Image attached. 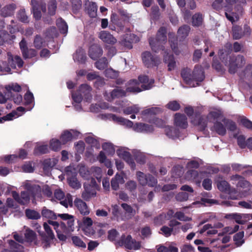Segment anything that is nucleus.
<instances>
[{
	"label": "nucleus",
	"mask_w": 252,
	"mask_h": 252,
	"mask_svg": "<svg viewBox=\"0 0 252 252\" xmlns=\"http://www.w3.org/2000/svg\"><path fill=\"white\" fill-rule=\"evenodd\" d=\"M169 41L170 43L171 48L174 53L176 55H179L180 51L178 50L177 42V39L173 33H170L169 34Z\"/></svg>",
	"instance_id": "f704fd0d"
},
{
	"label": "nucleus",
	"mask_w": 252,
	"mask_h": 252,
	"mask_svg": "<svg viewBox=\"0 0 252 252\" xmlns=\"http://www.w3.org/2000/svg\"><path fill=\"white\" fill-rule=\"evenodd\" d=\"M109 118L114 122L124 126L126 127H132L133 129L137 132L149 133L154 130V128L152 126L141 123H137L133 125V123L131 121L121 117L117 116L114 114L109 115Z\"/></svg>",
	"instance_id": "0eeeda50"
},
{
	"label": "nucleus",
	"mask_w": 252,
	"mask_h": 252,
	"mask_svg": "<svg viewBox=\"0 0 252 252\" xmlns=\"http://www.w3.org/2000/svg\"><path fill=\"white\" fill-rule=\"evenodd\" d=\"M74 205L80 213L83 215H87L90 211L86 203L80 198H76L74 200Z\"/></svg>",
	"instance_id": "5701e85b"
},
{
	"label": "nucleus",
	"mask_w": 252,
	"mask_h": 252,
	"mask_svg": "<svg viewBox=\"0 0 252 252\" xmlns=\"http://www.w3.org/2000/svg\"><path fill=\"white\" fill-rule=\"evenodd\" d=\"M165 131L166 135L170 138L175 139L182 138L179 129L177 128L168 126L165 127Z\"/></svg>",
	"instance_id": "7c9ffc66"
},
{
	"label": "nucleus",
	"mask_w": 252,
	"mask_h": 252,
	"mask_svg": "<svg viewBox=\"0 0 252 252\" xmlns=\"http://www.w3.org/2000/svg\"><path fill=\"white\" fill-rule=\"evenodd\" d=\"M192 23L193 26H199L201 25L203 21V17L202 14L200 13L195 14L192 16Z\"/></svg>",
	"instance_id": "864d4df0"
},
{
	"label": "nucleus",
	"mask_w": 252,
	"mask_h": 252,
	"mask_svg": "<svg viewBox=\"0 0 252 252\" xmlns=\"http://www.w3.org/2000/svg\"><path fill=\"white\" fill-rule=\"evenodd\" d=\"M73 58L75 62L84 63L87 58L85 51L82 48L78 49L73 54Z\"/></svg>",
	"instance_id": "bb28decb"
},
{
	"label": "nucleus",
	"mask_w": 252,
	"mask_h": 252,
	"mask_svg": "<svg viewBox=\"0 0 252 252\" xmlns=\"http://www.w3.org/2000/svg\"><path fill=\"white\" fill-rule=\"evenodd\" d=\"M245 63L243 56L238 55L236 57H232L230 59L229 63V71L231 73H234L238 67H242Z\"/></svg>",
	"instance_id": "2eb2a0df"
},
{
	"label": "nucleus",
	"mask_w": 252,
	"mask_h": 252,
	"mask_svg": "<svg viewBox=\"0 0 252 252\" xmlns=\"http://www.w3.org/2000/svg\"><path fill=\"white\" fill-rule=\"evenodd\" d=\"M102 148L108 155L113 156L115 152L114 146L110 142L103 143L102 145Z\"/></svg>",
	"instance_id": "58836bf2"
},
{
	"label": "nucleus",
	"mask_w": 252,
	"mask_h": 252,
	"mask_svg": "<svg viewBox=\"0 0 252 252\" xmlns=\"http://www.w3.org/2000/svg\"><path fill=\"white\" fill-rule=\"evenodd\" d=\"M48 152V148L47 145H37L34 150V153L35 155L43 154Z\"/></svg>",
	"instance_id": "3c124183"
},
{
	"label": "nucleus",
	"mask_w": 252,
	"mask_h": 252,
	"mask_svg": "<svg viewBox=\"0 0 252 252\" xmlns=\"http://www.w3.org/2000/svg\"><path fill=\"white\" fill-rule=\"evenodd\" d=\"M218 189L222 192H225L229 194V197L232 199H238L239 195L235 189H231L227 182L224 180L219 181L217 183Z\"/></svg>",
	"instance_id": "9d476101"
},
{
	"label": "nucleus",
	"mask_w": 252,
	"mask_h": 252,
	"mask_svg": "<svg viewBox=\"0 0 252 252\" xmlns=\"http://www.w3.org/2000/svg\"><path fill=\"white\" fill-rule=\"evenodd\" d=\"M142 60L145 65L148 67L157 66L160 63L159 58L152 56L151 53L148 51L143 53Z\"/></svg>",
	"instance_id": "f8f14e48"
},
{
	"label": "nucleus",
	"mask_w": 252,
	"mask_h": 252,
	"mask_svg": "<svg viewBox=\"0 0 252 252\" xmlns=\"http://www.w3.org/2000/svg\"><path fill=\"white\" fill-rule=\"evenodd\" d=\"M185 112L189 117H191V122L194 125L198 126L200 130L205 129L207 126L208 122H211L213 120L217 119L221 115L219 110L211 111L207 116H200L199 114L197 113L193 114V110L191 107H186Z\"/></svg>",
	"instance_id": "7ed1b4c3"
},
{
	"label": "nucleus",
	"mask_w": 252,
	"mask_h": 252,
	"mask_svg": "<svg viewBox=\"0 0 252 252\" xmlns=\"http://www.w3.org/2000/svg\"><path fill=\"white\" fill-rule=\"evenodd\" d=\"M232 184H235L238 188H241L246 190H250L252 185L249 182L246 180L242 176L236 174L231 177Z\"/></svg>",
	"instance_id": "dca6fc26"
},
{
	"label": "nucleus",
	"mask_w": 252,
	"mask_h": 252,
	"mask_svg": "<svg viewBox=\"0 0 252 252\" xmlns=\"http://www.w3.org/2000/svg\"><path fill=\"white\" fill-rule=\"evenodd\" d=\"M103 53L102 48L97 45H93L91 46L89 55L91 58L95 60L100 57Z\"/></svg>",
	"instance_id": "a878e982"
},
{
	"label": "nucleus",
	"mask_w": 252,
	"mask_h": 252,
	"mask_svg": "<svg viewBox=\"0 0 252 252\" xmlns=\"http://www.w3.org/2000/svg\"><path fill=\"white\" fill-rule=\"evenodd\" d=\"M221 114L222 112L220 111ZM222 114L218 119L213 120L211 122H213L214 121H216L213 126L211 128V130L212 131L216 132L217 134L223 136L226 133V126L223 122H222Z\"/></svg>",
	"instance_id": "4468645a"
},
{
	"label": "nucleus",
	"mask_w": 252,
	"mask_h": 252,
	"mask_svg": "<svg viewBox=\"0 0 252 252\" xmlns=\"http://www.w3.org/2000/svg\"><path fill=\"white\" fill-rule=\"evenodd\" d=\"M21 170L24 172L32 173L34 171V166L32 162H26L21 166Z\"/></svg>",
	"instance_id": "13d9d810"
},
{
	"label": "nucleus",
	"mask_w": 252,
	"mask_h": 252,
	"mask_svg": "<svg viewBox=\"0 0 252 252\" xmlns=\"http://www.w3.org/2000/svg\"><path fill=\"white\" fill-rule=\"evenodd\" d=\"M228 216L234 219L236 222L239 224L245 223L247 220L249 219V215L248 214H232L227 215L226 217L228 218Z\"/></svg>",
	"instance_id": "2f4dec72"
},
{
	"label": "nucleus",
	"mask_w": 252,
	"mask_h": 252,
	"mask_svg": "<svg viewBox=\"0 0 252 252\" xmlns=\"http://www.w3.org/2000/svg\"><path fill=\"white\" fill-rule=\"evenodd\" d=\"M154 83L153 79L149 80L146 75L139 76L138 80L133 79L128 82L126 91L120 88H117L110 93L105 92L104 93V97L106 100L111 101L115 98L126 96V92L137 93L143 90L150 89Z\"/></svg>",
	"instance_id": "f257e3e1"
},
{
	"label": "nucleus",
	"mask_w": 252,
	"mask_h": 252,
	"mask_svg": "<svg viewBox=\"0 0 252 252\" xmlns=\"http://www.w3.org/2000/svg\"><path fill=\"white\" fill-rule=\"evenodd\" d=\"M55 197L60 200V203L65 207L72 205V198L70 194H67L65 196L64 193L61 189H57L54 192Z\"/></svg>",
	"instance_id": "9b49d317"
},
{
	"label": "nucleus",
	"mask_w": 252,
	"mask_h": 252,
	"mask_svg": "<svg viewBox=\"0 0 252 252\" xmlns=\"http://www.w3.org/2000/svg\"><path fill=\"white\" fill-rule=\"evenodd\" d=\"M159 111L160 110L158 108H151L143 111L142 113V114L143 115L144 117L146 115L151 116L152 115H155L158 113Z\"/></svg>",
	"instance_id": "338daca9"
},
{
	"label": "nucleus",
	"mask_w": 252,
	"mask_h": 252,
	"mask_svg": "<svg viewBox=\"0 0 252 252\" xmlns=\"http://www.w3.org/2000/svg\"><path fill=\"white\" fill-rule=\"evenodd\" d=\"M57 26L60 32L63 34H66L68 31V26L66 22L62 18L57 20Z\"/></svg>",
	"instance_id": "4c0bfd02"
},
{
	"label": "nucleus",
	"mask_w": 252,
	"mask_h": 252,
	"mask_svg": "<svg viewBox=\"0 0 252 252\" xmlns=\"http://www.w3.org/2000/svg\"><path fill=\"white\" fill-rule=\"evenodd\" d=\"M49 224H50L48 222V223L44 222L43 224V227L46 233L47 239L48 240H53L55 236Z\"/></svg>",
	"instance_id": "4d7b16f0"
},
{
	"label": "nucleus",
	"mask_w": 252,
	"mask_h": 252,
	"mask_svg": "<svg viewBox=\"0 0 252 252\" xmlns=\"http://www.w3.org/2000/svg\"><path fill=\"white\" fill-rule=\"evenodd\" d=\"M26 229L25 232V240L29 243H33L34 244H36V235L35 233L28 228L26 226H24Z\"/></svg>",
	"instance_id": "473e14b6"
},
{
	"label": "nucleus",
	"mask_w": 252,
	"mask_h": 252,
	"mask_svg": "<svg viewBox=\"0 0 252 252\" xmlns=\"http://www.w3.org/2000/svg\"><path fill=\"white\" fill-rule=\"evenodd\" d=\"M198 176L199 173L195 170H190L186 173V178L189 180H195L196 182L200 183V180Z\"/></svg>",
	"instance_id": "ea45409f"
},
{
	"label": "nucleus",
	"mask_w": 252,
	"mask_h": 252,
	"mask_svg": "<svg viewBox=\"0 0 252 252\" xmlns=\"http://www.w3.org/2000/svg\"><path fill=\"white\" fill-rule=\"evenodd\" d=\"M117 154L120 158L124 159L130 165L133 169L135 167V163L132 161L131 158V154L127 151V149L125 147H121L117 150Z\"/></svg>",
	"instance_id": "aec40b11"
},
{
	"label": "nucleus",
	"mask_w": 252,
	"mask_h": 252,
	"mask_svg": "<svg viewBox=\"0 0 252 252\" xmlns=\"http://www.w3.org/2000/svg\"><path fill=\"white\" fill-rule=\"evenodd\" d=\"M222 122L225 125L226 128L230 131H234L237 129L235 123L230 120L223 118L222 119Z\"/></svg>",
	"instance_id": "a18cd8bd"
},
{
	"label": "nucleus",
	"mask_w": 252,
	"mask_h": 252,
	"mask_svg": "<svg viewBox=\"0 0 252 252\" xmlns=\"http://www.w3.org/2000/svg\"><path fill=\"white\" fill-rule=\"evenodd\" d=\"M24 112L25 108L20 106L17 108L16 111H13L9 113L5 116L2 117V119L4 121H10L21 116Z\"/></svg>",
	"instance_id": "c85d7f7f"
},
{
	"label": "nucleus",
	"mask_w": 252,
	"mask_h": 252,
	"mask_svg": "<svg viewBox=\"0 0 252 252\" xmlns=\"http://www.w3.org/2000/svg\"><path fill=\"white\" fill-rule=\"evenodd\" d=\"M181 76L186 84L190 87L198 86L199 82L202 81L205 77L202 68L199 65H196L191 73L189 68L183 69L181 71Z\"/></svg>",
	"instance_id": "423d86ee"
},
{
	"label": "nucleus",
	"mask_w": 252,
	"mask_h": 252,
	"mask_svg": "<svg viewBox=\"0 0 252 252\" xmlns=\"http://www.w3.org/2000/svg\"><path fill=\"white\" fill-rule=\"evenodd\" d=\"M45 40L39 35H36L33 40V46L37 49H40L45 45Z\"/></svg>",
	"instance_id": "c03bdc74"
},
{
	"label": "nucleus",
	"mask_w": 252,
	"mask_h": 252,
	"mask_svg": "<svg viewBox=\"0 0 252 252\" xmlns=\"http://www.w3.org/2000/svg\"><path fill=\"white\" fill-rule=\"evenodd\" d=\"M48 222L50 225H51L54 227V229L56 230L57 233L58 238L60 240L65 241L66 239V237L65 235L61 233L60 230L59 229V228L60 227L59 223L57 221L50 220H48Z\"/></svg>",
	"instance_id": "c9c22d12"
},
{
	"label": "nucleus",
	"mask_w": 252,
	"mask_h": 252,
	"mask_svg": "<svg viewBox=\"0 0 252 252\" xmlns=\"http://www.w3.org/2000/svg\"><path fill=\"white\" fill-rule=\"evenodd\" d=\"M24 189L27 191H22L20 195L16 191L11 192L14 199L19 203L24 205L29 202L30 196L34 198L40 196L41 189L39 186L30 181H26L23 183Z\"/></svg>",
	"instance_id": "20e7f679"
},
{
	"label": "nucleus",
	"mask_w": 252,
	"mask_h": 252,
	"mask_svg": "<svg viewBox=\"0 0 252 252\" xmlns=\"http://www.w3.org/2000/svg\"><path fill=\"white\" fill-rule=\"evenodd\" d=\"M92 87L87 84H81L76 92H71L73 105L76 110L80 111L82 110V106L80 103L83 100L84 102L90 103L92 98Z\"/></svg>",
	"instance_id": "39448f33"
},
{
	"label": "nucleus",
	"mask_w": 252,
	"mask_h": 252,
	"mask_svg": "<svg viewBox=\"0 0 252 252\" xmlns=\"http://www.w3.org/2000/svg\"><path fill=\"white\" fill-rule=\"evenodd\" d=\"M80 134L79 132L73 129L65 131L61 135V142L62 144H65L72 139L78 138Z\"/></svg>",
	"instance_id": "f3484780"
},
{
	"label": "nucleus",
	"mask_w": 252,
	"mask_h": 252,
	"mask_svg": "<svg viewBox=\"0 0 252 252\" xmlns=\"http://www.w3.org/2000/svg\"><path fill=\"white\" fill-rule=\"evenodd\" d=\"M64 172V175L66 176L69 186L73 189H79L81 187V184L76 177L77 175L76 169L71 166H69L65 168Z\"/></svg>",
	"instance_id": "6e6552de"
},
{
	"label": "nucleus",
	"mask_w": 252,
	"mask_h": 252,
	"mask_svg": "<svg viewBox=\"0 0 252 252\" xmlns=\"http://www.w3.org/2000/svg\"><path fill=\"white\" fill-rule=\"evenodd\" d=\"M8 61L9 65L13 68L17 66L21 68L23 66L24 62L21 58L18 56H13L10 53H7Z\"/></svg>",
	"instance_id": "412c9836"
},
{
	"label": "nucleus",
	"mask_w": 252,
	"mask_h": 252,
	"mask_svg": "<svg viewBox=\"0 0 252 252\" xmlns=\"http://www.w3.org/2000/svg\"><path fill=\"white\" fill-rule=\"evenodd\" d=\"M59 217L64 220H66V224L65 223H62L60 225V228H62L63 232L66 231H73V226L74 225V219L71 215L68 214H59Z\"/></svg>",
	"instance_id": "ddd939ff"
},
{
	"label": "nucleus",
	"mask_w": 252,
	"mask_h": 252,
	"mask_svg": "<svg viewBox=\"0 0 252 252\" xmlns=\"http://www.w3.org/2000/svg\"><path fill=\"white\" fill-rule=\"evenodd\" d=\"M104 74L108 78H115L118 76V72L112 68H108L105 70Z\"/></svg>",
	"instance_id": "774afa93"
},
{
	"label": "nucleus",
	"mask_w": 252,
	"mask_h": 252,
	"mask_svg": "<svg viewBox=\"0 0 252 252\" xmlns=\"http://www.w3.org/2000/svg\"><path fill=\"white\" fill-rule=\"evenodd\" d=\"M190 30V27L189 26L184 25L179 29L178 35L181 38H185L189 35Z\"/></svg>",
	"instance_id": "37998d69"
},
{
	"label": "nucleus",
	"mask_w": 252,
	"mask_h": 252,
	"mask_svg": "<svg viewBox=\"0 0 252 252\" xmlns=\"http://www.w3.org/2000/svg\"><path fill=\"white\" fill-rule=\"evenodd\" d=\"M25 213L26 216L29 219L37 220L40 218V214L34 210L27 209Z\"/></svg>",
	"instance_id": "49530a36"
},
{
	"label": "nucleus",
	"mask_w": 252,
	"mask_h": 252,
	"mask_svg": "<svg viewBox=\"0 0 252 252\" xmlns=\"http://www.w3.org/2000/svg\"><path fill=\"white\" fill-rule=\"evenodd\" d=\"M16 8V5L14 3L7 4L1 9L0 15L3 17L11 16L13 15Z\"/></svg>",
	"instance_id": "cd10ccee"
},
{
	"label": "nucleus",
	"mask_w": 252,
	"mask_h": 252,
	"mask_svg": "<svg viewBox=\"0 0 252 252\" xmlns=\"http://www.w3.org/2000/svg\"><path fill=\"white\" fill-rule=\"evenodd\" d=\"M136 176L140 184L142 186H145L147 184L148 174H145L141 171H138L136 173Z\"/></svg>",
	"instance_id": "a19ab883"
},
{
	"label": "nucleus",
	"mask_w": 252,
	"mask_h": 252,
	"mask_svg": "<svg viewBox=\"0 0 252 252\" xmlns=\"http://www.w3.org/2000/svg\"><path fill=\"white\" fill-rule=\"evenodd\" d=\"M108 64V61L106 58H103L95 63L96 67L99 69H103Z\"/></svg>",
	"instance_id": "052dcab7"
},
{
	"label": "nucleus",
	"mask_w": 252,
	"mask_h": 252,
	"mask_svg": "<svg viewBox=\"0 0 252 252\" xmlns=\"http://www.w3.org/2000/svg\"><path fill=\"white\" fill-rule=\"evenodd\" d=\"M132 152L134 154L135 159L138 162L143 164L146 162V157L143 153L137 150H133Z\"/></svg>",
	"instance_id": "8fccbe9b"
},
{
	"label": "nucleus",
	"mask_w": 252,
	"mask_h": 252,
	"mask_svg": "<svg viewBox=\"0 0 252 252\" xmlns=\"http://www.w3.org/2000/svg\"><path fill=\"white\" fill-rule=\"evenodd\" d=\"M244 233L243 231L239 232L234 236L233 239L237 246H240L244 243Z\"/></svg>",
	"instance_id": "09e8293b"
},
{
	"label": "nucleus",
	"mask_w": 252,
	"mask_h": 252,
	"mask_svg": "<svg viewBox=\"0 0 252 252\" xmlns=\"http://www.w3.org/2000/svg\"><path fill=\"white\" fill-rule=\"evenodd\" d=\"M124 183L125 180L123 176L117 173L111 180V187L114 190H116L119 188V184H123Z\"/></svg>",
	"instance_id": "72a5a7b5"
},
{
	"label": "nucleus",
	"mask_w": 252,
	"mask_h": 252,
	"mask_svg": "<svg viewBox=\"0 0 252 252\" xmlns=\"http://www.w3.org/2000/svg\"><path fill=\"white\" fill-rule=\"evenodd\" d=\"M99 38L107 44L113 45L117 42V39L108 32L103 31L99 32Z\"/></svg>",
	"instance_id": "4be33fe9"
},
{
	"label": "nucleus",
	"mask_w": 252,
	"mask_h": 252,
	"mask_svg": "<svg viewBox=\"0 0 252 252\" xmlns=\"http://www.w3.org/2000/svg\"><path fill=\"white\" fill-rule=\"evenodd\" d=\"M17 17L22 22L27 23L29 21L28 16L24 9H21L18 12Z\"/></svg>",
	"instance_id": "e2e57ef3"
},
{
	"label": "nucleus",
	"mask_w": 252,
	"mask_h": 252,
	"mask_svg": "<svg viewBox=\"0 0 252 252\" xmlns=\"http://www.w3.org/2000/svg\"><path fill=\"white\" fill-rule=\"evenodd\" d=\"M97 158L100 163H103L108 168L107 174L112 176L114 173L113 170L112 169L113 164L111 160L107 158L104 152L100 151Z\"/></svg>",
	"instance_id": "a211bd4d"
},
{
	"label": "nucleus",
	"mask_w": 252,
	"mask_h": 252,
	"mask_svg": "<svg viewBox=\"0 0 252 252\" xmlns=\"http://www.w3.org/2000/svg\"><path fill=\"white\" fill-rule=\"evenodd\" d=\"M24 101L25 105L32 104L33 102V94L30 92H28L24 95Z\"/></svg>",
	"instance_id": "0e129e2a"
},
{
	"label": "nucleus",
	"mask_w": 252,
	"mask_h": 252,
	"mask_svg": "<svg viewBox=\"0 0 252 252\" xmlns=\"http://www.w3.org/2000/svg\"><path fill=\"white\" fill-rule=\"evenodd\" d=\"M120 15L113 12L111 16V21L115 25L121 27L124 23Z\"/></svg>",
	"instance_id": "de8ad7c7"
},
{
	"label": "nucleus",
	"mask_w": 252,
	"mask_h": 252,
	"mask_svg": "<svg viewBox=\"0 0 252 252\" xmlns=\"http://www.w3.org/2000/svg\"><path fill=\"white\" fill-rule=\"evenodd\" d=\"M119 235V233L115 229H112L108 231V238L111 241H116V244H118L117 242L120 240L117 239Z\"/></svg>",
	"instance_id": "bf43d9fd"
},
{
	"label": "nucleus",
	"mask_w": 252,
	"mask_h": 252,
	"mask_svg": "<svg viewBox=\"0 0 252 252\" xmlns=\"http://www.w3.org/2000/svg\"><path fill=\"white\" fill-rule=\"evenodd\" d=\"M138 41V37L133 34H126L121 41V44L128 48H132L131 43Z\"/></svg>",
	"instance_id": "393cba45"
},
{
	"label": "nucleus",
	"mask_w": 252,
	"mask_h": 252,
	"mask_svg": "<svg viewBox=\"0 0 252 252\" xmlns=\"http://www.w3.org/2000/svg\"><path fill=\"white\" fill-rule=\"evenodd\" d=\"M62 144V142L60 140L52 139L50 143V148L54 151H58L61 149Z\"/></svg>",
	"instance_id": "6e6d98bb"
},
{
	"label": "nucleus",
	"mask_w": 252,
	"mask_h": 252,
	"mask_svg": "<svg viewBox=\"0 0 252 252\" xmlns=\"http://www.w3.org/2000/svg\"><path fill=\"white\" fill-rule=\"evenodd\" d=\"M241 30V28L239 26H234L233 27L232 32L234 38L238 39L241 38L243 36Z\"/></svg>",
	"instance_id": "680f3d73"
},
{
	"label": "nucleus",
	"mask_w": 252,
	"mask_h": 252,
	"mask_svg": "<svg viewBox=\"0 0 252 252\" xmlns=\"http://www.w3.org/2000/svg\"><path fill=\"white\" fill-rule=\"evenodd\" d=\"M57 8V4L55 0H51L48 4V13L50 15H53L55 14Z\"/></svg>",
	"instance_id": "69168bd1"
},
{
	"label": "nucleus",
	"mask_w": 252,
	"mask_h": 252,
	"mask_svg": "<svg viewBox=\"0 0 252 252\" xmlns=\"http://www.w3.org/2000/svg\"><path fill=\"white\" fill-rule=\"evenodd\" d=\"M31 4L32 6V11L34 17L36 20L39 19L41 17L40 10L41 9L43 12H45L46 11L45 4L44 3L41 2L39 4V3L35 0H32Z\"/></svg>",
	"instance_id": "6ab92c4d"
},
{
	"label": "nucleus",
	"mask_w": 252,
	"mask_h": 252,
	"mask_svg": "<svg viewBox=\"0 0 252 252\" xmlns=\"http://www.w3.org/2000/svg\"><path fill=\"white\" fill-rule=\"evenodd\" d=\"M119 246H124L126 249L129 250H138L141 247L140 243L132 239L130 235L126 237L123 235L120 240L117 242Z\"/></svg>",
	"instance_id": "1a4fd4ad"
},
{
	"label": "nucleus",
	"mask_w": 252,
	"mask_h": 252,
	"mask_svg": "<svg viewBox=\"0 0 252 252\" xmlns=\"http://www.w3.org/2000/svg\"><path fill=\"white\" fill-rule=\"evenodd\" d=\"M58 161V159L56 158L45 159L43 162V169L45 171H48L50 168L56 165Z\"/></svg>",
	"instance_id": "e433bc0d"
},
{
	"label": "nucleus",
	"mask_w": 252,
	"mask_h": 252,
	"mask_svg": "<svg viewBox=\"0 0 252 252\" xmlns=\"http://www.w3.org/2000/svg\"><path fill=\"white\" fill-rule=\"evenodd\" d=\"M6 91L9 93L12 91L15 92H19L21 90V86L17 83H12L5 86Z\"/></svg>",
	"instance_id": "5fc2aeb1"
},
{
	"label": "nucleus",
	"mask_w": 252,
	"mask_h": 252,
	"mask_svg": "<svg viewBox=\"0 0 252 252\" xmlns=\"http://www.w3.org/2000/svg\"><path fill=\"white\" fill-rule=\"evenodd\" d=\"M140 110L138 105H133L127 107L124 109V113L126 115H130L132 114H137Z\"/></svg>",
	"instance_id": "79ce46f5"
},
{
	"label": "nucleus",
	"mask_w": 252,
	"mask_h": 252,
	"mask_svg": "<svg viewBox=\"0 0 252 252\" xmlns=\"http://www.w3.org/2000/svg\"><path fill=\"white\" fill-rule=\"evenodd\" d=\"M85 5L89 16L91 17H95L97 10V6L96 3L88 0L85 2Z\"/></svg>",
	"instance_id": "c756f323"
},
{
	"label": "nucleus",
	"mask_w": 252,
	"mask_h": 252,
	"mask_svg": "<svg viewBox=\"0 0 252 252\" xmlns=\"http://www.w3.org/2000/svg\"><path fill=\"white\" fill-rule=\"evenodd\" d=\"M42 215L43 217L48 219L55 220L57 219V216L55 213L52 211L44 208L42 211Z\"/></svg>",
	"instance_id": "603ef678"
},
{
	"label": "nucleus",
	"mask_w": 252,
	"mask_h": 252,
	"mask_svg": "<svg viewBox=\"0 0 252 252\" xmlns=\"http://www.w3.org/2000/svg\"><path fill=\"white\" fill-rule=\"evenodd\" d=\"M175 125L179 127L186 128L188 126L187 119L185 115L177 113L175 115Z\"/></svg>",
	"instance_id": "b1692460"
},
{
	"label": "nucleus",
	"mask_w": 252,
	"mask_h": 252,
	"mask_svg": "<svg viewBox=\"0 0 252 252\" xmlns=\"http://www.w3.org/2000/svg\"><path fill=\"white\" fill-rule=\"evenodd\" d=\"M166 30L164 27L160 28L158 32L156 38H150L149 43L151 47L155 52H158L160 50L164 51V61L167 64L168 70L171 71L176 66V62L172 55H168V53L165 50L163 45L166 41Z\"/></svg>",
	"instance_id": "f03ea898"
}]
</instances>
